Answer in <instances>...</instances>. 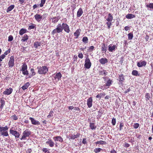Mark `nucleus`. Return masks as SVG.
<instances>
[{"label":"nucleus","mask_w":153,"mask_h":153,"mask_svg":"<svg viewBox=\"0 0 153 153\" xmlns=\"http://www.w3.org/2000/svg\"><path fill=\"white\" fill-rule=\"evenodd\" d=\"M38 73L40 74H45L48 71V68L45 66L37 67Z\"/></svg>","instance_id":"obj_1"},{"label":"nucleus","mask_w":153,"mask_h":153,"mask_svg":"<svg viewBox=\"0 0 153 153\" xmlns=\"http://www.w3.org/2000/svg\"><path fill=\"white\" fill-rule=\"evenodd\" d=\"M62 25L60 24H59L57 25L56 28L52 31V34L54 35L56 33H60L62 32Z\"/></svg>","instance_id":"obj_2"},{"label":"nucleus","mask_w":153,"mask_h":153,"mask_svg":"<svg viewBox=\"0 0 153 153\" xmlns=\"http://www.w3.org/2000/svg\"><path fill=\"white\" fill-rule=\"evenodd\" d=\"M31 131L28 129H26L23 132L22 136L20 138L21 140H25L26 139V137H29L31 134Z\"/></svg>","instance_id":"obj_3"},{"label":"nucleus","mask_w":153,"mask_h":153,"mask_svg":"<svg viewBox=\"0 0 153 153\" xmlns=\"http://www.w3.org/2000/svg\"><path fill=\"white\" fill-rule=\"evenodd\" d=\"M91 63L88 57H86L85 61V67L87 69H89L91 67Z\"/></svg>","instance_id":"obj_4"},{"label":"nucleus","mask_w":153,"mask_h":153,"mask_svg":"<svg viewBox=\"0 0 153 153\" xmlns=\"http://www.w3.org/2000/svg\"><path fill=\"white\" fill-rule=\"evenodd\" d=\"M62 29L66 33H69L70 32V28L68 25L66 23H63L62 24Z\"/></svg>","instance_id":"obj_5"},{"label":"nucleus","mask_w":153,"mask_h":153,"mask_svg":"<svg viewBox=\"0 0 153 153\" xmlns=\"http://www.w3.org/2000/svg\"><path fill=\"white\" fill-rule=\"evenodd\" d=\"M10 132L12 135L14 136L16 138H19L20 135L19 132L15 130L10 129Z\"/></svg>","instance_id":"obj_6"},{"label":"nucleus","mask_w":153,"mask_h":153,"mask_svg":"<svg viewBox=\"0 0 153 153\" xmlns=\"http://www.w3.org/2000/svg\"><path fill=\"white\" fill-rule=\"evenodd\" d=\"M14 57L13 56H11L8 63V65L9 67L12 68L14 66Z\"/></svg>","instance_id":"obj_7"},{"label":"nucleus","mask_w":153,"mask_h":153,"mask_svg":"<svg viewBox=\"0 0 153 153\" xmlns=\"http://www.w3.org/2000/svg\"><path fill=\"white\" fill-rule=\"evenodd\" d=\"M117 47L116 45L110 44L108 46V50L110 52H112L113 51H114L115 49L117 48Z\"/></svg>","instance_id":"obj_8"},{"label":"nucleus","mask_w":153,"mask_h":153,"mask_svg":"<svg viewBox=\"0 0 153 153\" xmlns=\"http://www.w3.org/2000/svg\"><path fill=\"white\" fill-rule=\"evenodd\" d=\"M146 64V62L145 61H141L137 63V66L139 67L145 66Z\"/></svg>","instance_id":"obj_9"},{"label":"nucleus","mask_w":153,"mask_h":153,"mask_svg":"<svg viewBox=\"0 0 153 153\" xmlns=\"http://www.w3.org/2000/svg\"><path fill=\"white\" fill-rule=\"evenodd\" d=\"M29 119L30 120L32 124L34 125H39L40 124V123L39 121L35 120L33 118L30 117Z\"/></svg>","instance_id":"obj_10"},{"label":"nucleus","mask_w":153,"mask_h":153,"mask_svg":"<svg viewBox=\"0 0 153 153\" xmlns=\"http://www.w3.org/2000/svg\"><path fill=\"white\" fill-rule=\"evenodd\" d=\"M13 89L11 88H9L8 89H7L5 91L3 92V94L5 95L10 94L13 91Z\"/></svg>","instance_id":"obj_11"},{"label":"nucleus","mask_w":153,"mask_h":153,"mask_svg":"<svg viewBox=\"0 0 153 153\" xmlns=\"http://www.w3.org/2000/svg\"><path fill=\"white\" fill-rule=\"evenodd\" d=\"M92 98L91 97H90L87 100V105L89 108L92 107Z\"/></svg>","instance_id":"obj_12"},{"label":"nucleus","mask_w":153,"mask_h":153,"mask_svg":"<svg viewBox=\"0 0 153 153\" xmlns=\"http://www.w3.org/2000/svg\"><path fill=\"white\" fill-rule=\"evenodd\" d=\"M34 17L36 20L38 22H39L42 19L41 15L40 14H37L34 16Z\"/></svg>","instance_id":"obj_13"},{"label":"nucleus","mask_w":153,"mask_h":153,"mask_svg":"<svg viewBox=\"0 0 153 153\" xmlns=\"http://www.w3.org/2000/svg\"><path fill=\"white\" fill-rule=\"evenodd\" d=\"M53 139L55 141H59L62 143L63 141V138L60 136H57L53 137Z\"/></svg>","instance_id":"obj_14"},{"label":"nucleus","mask_w":153,"mask_h":153,"mask_svg":"<svg viewBox=\"0 0 153 153\" xmlns=\"http://www.w3.org/2000/svg\"><path fill=\"white\" fill-rule=\"evenodd\" d=\"M99 62L102 65H104L107 63L108 61V59L106 58H102L99 60Z\"/></svg>","instance_id":"obj_15"},{"label":"nucleus","mask_w":153,"mask_h":153,"mask_svg":"<svg viewBox=\"0 0 153 153\" xmlns=\"http://www.w3.org/2000/svg\"><path fill=\"white\" fill-rule=\"evenodd\" d=\"M46 143L48 144L51 147H53L54 145V143L50 138L48 139V140L46 142Z\"/></svg>","instance_id":"obj_16"},{"label":"nucleus","mask_w":153,"mask_h":153,"mask_svg":"<svg viewBox=\"0 0 153 153\" xmlns=\"http://www.w3.org/2000/svg\"><path fill=\"white\" fill-rule=\"evenodd\" d=\"M8 129V128L7 126L5 127H0V132L1 133L2 132H4L6 131H7Z\"/></svg>","instance_id":"obj_17"},{"label":"nucleus","mask_w":153,"mask_h":153,"mask_svg":"<svg viewBox=\"0 0 153 153\" xmlns=\"http://www.w3.org/2000/svg\"><path fill=\"white\" fill-rule=\"evenodd\" d=\"M83 13V11L82 8H79L77 12V17H80L81 16Z\"/></svg>","instance_id":"obj_18"},{"label":"nucleus","mask_w":153,"mask_h":153,"mask_svg":"<svg viewBox=\"0 0 153 153\" xmlns=\"http://www.w3.org/2000/svg\"><path fill=\"white\" fill-rule=\"evenodd\" d=\"M119 82L120 83H122L124 80V76L123 74H121L119 76Z\"/></svg>","instance_id":"obj_19"},{"label":"nucleus","mask_w":153,"mask_h":153,"mask_svg":"<svg viewBox=\"0 0 153 153\" xmlns=\"http://www.w3.org/2000/svg\"><path fill=\"white\" fill-rule=\"evenodd\" d=\"M62 77V74L60 72L57 73L54 77L55 79H57L58 81L60 80Z\"/></svg>","instance_id":"obj_20"},{"label":"nucleus","mask_w":153,"mask_h":153,"mask_svg":"<svg viewBox=\"0 0 153 153\" xmlns=\"http://www.w3.org/2000/svg\"><path fill=\"white\" fill-rule=\"evenodd\" d=\"M99 74L101 75H104L105 76H106L107 74V72H106V71L104 70H99Z\"/></svg>","instance_id":"obj_21"},{"label":"nucleus","mask_w":153,"mask_h":153,"mask_svg":"<svg viewBox=\"0 0 153 153\" xmlns=\"http://www.w3.org/2000/svg\"><path fill=\"white\" fill-rule=\"evenodd\" d=\"M41 45V43L39 42H36L34 43V46L35 48H37L39 47Z\"/></svg>","instance_id":"obj_22"},{"label":"nucleus","mask_w":153,"mask_h":153,"mask_svg":"<svg viewBox=\"0 0 153 153\" xmlns=\"http://www.w3.org/2000/svg\"><path fill=\"white\" fill-rule=\"evenodd\" d=\"M113 19V17L110 13L108 14V18L106 19V20L108 22H111Z\"/></svg>","instance_id":"obj_23"},{"label":"nucleus","mask_w":153,"mask_h":153,"mask_svg":"<svg viewBox=\"0 0 153 153\" xmlns=\"http://www.w3.org/2000/svg\"><path fill=\"white\" fill-rule=\"evenodd\" d=\"M80 31V29H77L76 30V32L74 33V35L75 36H76V38H77L79 35Z\"/></svg>","instance_id":"obj_24"},{"label":"nucleus","mask_w":153,"mask_h":153,"mask_svg":"<svg viewBox=\"0 0 153 153\" xmlns=\"http://www.w3.org/2000/svg\"><path fill=\"white\" fill-rule=\"evenodd\" d=\"M79 134H73L70 136L71 137L70 139L72 140H74L75 138H76L79 137Z\"/></svg>","instance_id":"obj_25"},{"label":"nucleus","mask_w":153,"mask_h":153,"mask_svg":"<svg viewBox=\"0 0 153 153\" xmlns=\"http://www.w3.org/2000/svg\"><path fill=\"white\" fill-rule=\"evenodd\" d=\"M28 38V36L27 34H25L22 37L21 41L23 42L26 41Z\"/></svg>","instance_id":"obj_26"},{"label":"nucleus","mask_w":153,"mask_h":153,"mask_svg":"<svg viewBox=\"0 0 153 153\" xmlns=\"http://www.w3.org/2000/svg\"><path fill=\"white\" fill-rule=\"evenodd\" d=\"M14 5H11L6 10L7 12L8 13L12 10L14 8Z\"/></svg>","instance_id":"obj_27"},{"label":"nucleus","mask_w":153,"mask_h":153,"mask_svg":"<svg viewBox=\"0 0 153 153\" xmlns=\"http://www.w3.org/2000/svg\"><path fill=\"white\" fill-rule=\"evenodd\" d=\"M27 65L25 63H23V65L22 66L21 71L26 70L27 69Z\"/></svg>","instance_id":"obj_28"},{"label":"nucleus","mask_w":153,"mask_h":153,"mask_svg":"<svg viewBox=\"0 0 153 153\" xmlns=\"http://www.w3.org/2000/svg\"><path fill=\"white\" fill-rule=\"evenodd\" d=\"M52 19V22L53 23H56L59 20V19L58 17H55Z\"/></svg>","instance_id":"obj_29"},{"label":"nucleus","mask_w":153,"mask_h":153,"mask_svg":"<svg viewBox=\"0 0 153 153\" xmlns=\"http://www.w3.org/2000/svg\"><path fill=\"white\" fill-rule=\"evenodd\" d=\"M29 85L30 84L29 82H27L22 87V88L24 90L27 89Z\"/></svg>","instance_id":"obj_30"},{"label":"nucleus","mask_w":153,"mask_h":153,"mask_svg":"<svg viewBox=\"0 0 153 153\" xmlns=\"http://www.w3.org/2000/svg\"><path fill=\"white\" fill-rule=\"evenodd\" d=\"M135 16L131 14H128L126 16V18L127 19H131L135 17Z\"/></svg>","instance_id":"obj_31"},{"label":"nucleus","mask_w":153,"mask_h":153,"mask_svg":"<svg viewBox=\"0 0 153 153\" xmlns=\"http://www.w3.org/2000/svg\"><path fill=\"white\" fill-rule=\"evenodd\" d=\"M102 51L104 52V53H105L107 51L106 47L105 46L104 44H103L101 48Z\"/></svg>","instance_id":"obj_32"},{"label":"nucleus","mask_w":153,"mask_h":153,"mask_svg":"<svg viewBox=\"0 0 153 153\" xmlns=\"http://www.w3.org/2000/svg\"><path fill=\"white\" fill-rule=\"evenodd\" d=\"M27 31V30L23 28L22 29L19 31V34L22 35L25 33Z\"/></svg>","instance_id":"obj_33"},{"label":"nucleus","mask_w":153,"mask_h":153,"mask_svg":"<svg viewBox=\"0 0 153 153\" xmlns=\"http://www.w3.org/2000/svg\"><path fill=\"white\" fill-rule=\"evenodd\" d=\"M96 144H106V142L105 141L100 140V141H97L96 142Z\"/></svg>","instance_id":"obj_34"},{"label":"nucleus","mask_w":153,"mask_h":153,"mask_svg":"<svg viewBox=\"0 0 153 153\" xmlns=\"http://www.w3.org/2000/svg\"><path fill=\"white\" fill-rule=\"evenodd\" d=\"M112 81L110 79L108 80L106 82V84L105 85L106 86L109 87L111 84Z\"/></svg>","instance_id":"obj_35"},{"label":"nucleus","mask_w":153,"mask_h":153,"mask_svg":"<svg viewBox=\"0 0 153 153\" xmlns=\"http://www.w3.org/2000/svg\"><path fill=\"white\" fill-rule=\"evenodd\" d=\"M46 0H41V3L39 5L40 7H42L45 3Z\"/></svg>","instance_id":"obj_36"},{"label":"nucleus","mask_w":153,"mask_h":153,"mask_svg":"<svg viewBox=\"0 0 153 153\" xmlns=\"http://www.w3.org/2000/svg\"><path fill=\"white\" fill-rule=\"evenodd\" d=\"M146 5L147 7L153 9V3H150L149 4H146Z\"/></svg>","instance_id":"obj_37"},{"label":"nucleus","mask_w":153,"mask_h":153,"mask_svg":"<svg viewBox=\"0 0 153 153\" xmlns=\"http://www.w3.org/2000/svg\"><path fill=\"white\" fill-rule=\"evenodd\" d=\"M22 71V74L24 75L28 76L29 74V72H28V71H27V69L26 70Z\"/></svg>","instance_id":"obj_38"},{"label":"nucleus","mask_w":153,"mask_h":153,"mask_svg":"<svg viewBox=\"0 0 153 153\" xmlns=\"http://www.w3.org/2000/svg\"><path fill=\"white\" fill-rule=\"evenodd\" d=\"M1 103V106H0V108L1 109H2L4 105L5 104V101L4 100H1L0 101Z\"/></svg>","instance_id":"obj_39"},{"label":"nucleus","mask_w":153,"mask_h":153,"mask_svg":"<svg viewBox=\"0 0 153 153\" xmlns=\"http://www.w3.org/2000/svg\"><path fill=\"white\" fill-rule=\"evenodd\" d=\"M30 71L31 72L32 74L29 76L30 77L31 76H32L36 74V73L34 71V69L33 68H31L30 69Z\"/></svg>","instance_id":"obj_40"},{"label":"nucleus","mask_w":153,"mask_h":153,"mask_svg":"<svg viewBox=\"0 0 153 153\" xmlns=\"http://www.w3.org/2000/svg\"><path fill=\"white\" fill-rule=\"evenodd\" d=\"M88 39L87 37L86 36L84 37L82 39L83 42L85 43H88Z\"/></svg>","instance_id":"obj_41"},{"label":"nucleus","mask_w":153,"mask_h":153,"mask_svg":"<svg viewBox=\"0 0 153 153\" xmlns=\"http://www.w3.org/2000/svg\"><path fill=\"white\" fill-rule=\"evenodd\" d=\"M1 135L5 137L7 136H8V134L7 131L4 132H2L1 133Z\"/></svg>","instance_id":"obj_42"},{"label":"nucleus","mask_w":153,"mask_h":153,"mask_svg":"<svg viewBox=\"0 0 153 153\" xmlns=\"http://www.w3.org/2000/svg\"><path fill=\"white\" fill-rule=\"evenodd\" d=\"M128 39H131L133 37V34L132 33H130L128 34Z\"/></svg>","instance_id":"obj_43"},{"label":"nucleus","mask_w":153,"mask_h":153,"mask_svg":"<svg viewBox=\"0 0 153 153\" xmlns=\"http://www.w3.org/2000/svg\"><path fill=\"white\" fill-rule=\"evenodd\" d=\"M102 150V149L100 148H96L94 150V152L96 153H97Z\"/></svg>","instance_id":"obj_44"},{"label":"nucleus","mask_w":153,"mask_h":153,"mask_svg":"<svg viewBox=\"0 0 153 153\" xmlns=\"http://www.w3.org/2000/svg\"><path fill=\"white\" fill-rule=\"evenodd\" d=\"M132 74L133 75L137 76L138 75V72L136 70H133L132 71Z\"/></svg>","instance_id":"obj_45"},{"label":"nucleus","mask_w":153,"mask_h":153,"mask_svg":"<svg viewBox=\"0 0 153 153\" xmlns=\"http://www.w3.org/2000/svg\"><path fill=\"white\" fill-rule=\"evenodd\" d=\"M48 15L47 13H44L43 15H41L42 19H44L48 16Z\"/></svg>","instance_id":"obj_46"},{"label":"nucleus","mask_w":153,"mask_h":153,"mask_svg":"<svg viewBox=\"0 0 153 153\" xmlns=\"http://www.w3.org/2000/svg\"><path fill=\"white\" fill-rule=\"evenodd\" d=\"M107 25L108 28L109 29L110 28V27L111 25V22H108L106 23Z\"/></svg>","instance_id":"obj_47"},{"label":"nucleus","mask_w":153,"mask_h":153,"mask_svg":"<svg viewBox=\"0 0 153 153\" xmlns=\"http://www.w3.org/2000/svg\"><path fill=\"white\" fill-rule=\"evenodd\" d=\"M150 98V94L149 93H147L146 94V100L147 101L149 100Z\"/></svg>","instance_id":"obj_48"},{"label":"nucleus","mask_w":153,"mask_h":153,"mask_svg":"<svg viewBox=\"0 0 153 153\" xmlns=\"http://www.w3.org/2000/svg\"><path fill=\"white\" fill-rule=\"evenodd\" d=\"M90 127L92 129H95L96 128V126H94V124L93 123H90Z\"/></svg>","instance_id":"obj_49"},{"label":"nucleus","mask_w":153,"mask_h":153,"mask_svg":"<svg viewBox=\"0 0 153 153\" xmlns=\"http://www.w3.org/2000/svg\"><path fill=\"white\" fill-rule=\"evenodd\" d=\"M139 124L138 123H134V128L135 129L137 128L139 126Z\"/></svg>","instance_id":"obj_50"},{"label":"nucleus","mask_w":153,"mask_h":153,"mask_svg":"<svg viewBox=\"0 0 153 153\" xmlns=\"http://www.w3.org/2000/svg\"><path fill=\"white\" fill-rule=\"evenodd\" d=\"M124 125L123 123H121L120 125V128L119 130L120 131H121L122 129V128L123 127Z\"/></svg>","instance_id":"obj_51"},{"label":"nucleus","mask_w":153,"mask_h":153,"mask_svg":"<svg viewBox=\"0 0 153 153\" xmlns=\"http://www.w3.org/2000/svg\"><path fill=\"white\" fill-rule=\"evenodd\" d=\"M112 123L113 125H115L116 124V119L113 118L112 120Z\"/></svg>","instance_id":"obj_52"},{"label":"nucleus","mask_w":153,"mask_h":153,"mask_svg":"<svg viewBox=\"0 0 153 153\" xmlns=\"http://www.w3.org/2000/svg\"><path fill=\"white\" fill-rule=\"evenodd\" d=\"M53 111H51L49 113V114L48 116V117L49 118L51 116H53Z\"/></svg>","instance_id":"obj_53"},{"label":"nucleus","mask_w":153,"mask_h":153,"mask_svg":"<svg viewBox=\"0 0 153 153\" xmlns=\"http://www.w3.org/2000/svg\"><path fill=\"white\" fill-rule=\"evenodd\" d=\"M13 39V37L11 35H10L8 37V41L10 42L12 41Z\"/></svg>","instance_id":"obj_54"},{"label":"nucleus","mask_w":153,"mask_h":153,"mask_svg":"<svg viewBox=\"0 0 153 153\" xmlns=\"http://www.w3.org/2000/svg\"><path fill=\"white\" fill-rule=\"evenodd\" d=\"M94 48V47L93 46H90L89 48V51H92Z\"/></svg>","instance_id":"obj_55"},{"label":"nucleus","mask_w":153,"mask_h":153,"mask_svg":"<svg viewBox=\"0 0 153 153\" xmlns=\"http://www.w3.org/2000/svg\"><path fill=\"white\" fill-rule=\"evenodd\" d=\"M82 143L84 144H85L87 143V140L86 138H84L83 139Z\"/></svg>","instance_id":"obj_56"},{"label":"nucleus","mask_w":153,"mask_h":153,"mask_svg":"<svg viewBox=\"0 0 153 153\" xmlns=\"http://www.w3.org/2000/svg\"><path fill=\"white\" fill-rule=\"evenodd\" d=\"M10 52V50L9 49L6 51L4 53V54L5 55H7L8 54H9Z\"/></svg>","instance_id":"obj_57"},{"label":"nucleus","mask_w":153,"mask_h":153,"mask_svg":"<svg viewBox=\"0 0 153 153\" xmlns=\"http://www.w3.org/2000/svg\"><path fill=\"white\" fill-rule=\"evenodd\" d=\"M78 56L79 58L81 59H82L83 58V55L82 53H79L78 55Z\"/></svg>","instance_id":"obj_58"},{"label":"nucleus","mask_w":153,"mask_h":153,"mask_svg":"<svg viewBox=\"0 0 153 153\" xmlns=\"http://www.w3.org/2000/svg\"><path fill=\"white\" fill-rule=\"evenodd\" d=\"M42 151L45 152H47L48 151V150L46 148H43L42 149Z\"/></svg>","instance_id":"obj_59"},{"label":"nucleus","mask_w":153,"mask_h":153,"mask_svg":"<svg viewBox=\"0 0 153 153\" xmlns=\"http://www.w3.org/2000/svg\"><path fill=\"white\" fill-rule=\"evenodd\" d=\"M12 118L14 120H17L18 119V117L16 115H14L12 116Z\"/></svg>","instance_id":"obj_60"},{"label":"nucleus","mask_w":153,"mask_h":153,"mask_svg":"<svg viewBox=\"0 0 153 153\" xmlns=\"http://www.w3.org/2000/svg\"><path fill=\"white\" fill-rule=\"evenodd\" d=\"M35 26L33 25H31L29 27V29H33L34 28Z\"/></svg>","instance_id":"obj_61"},{"label":"nucleus","mask_w":153,"mask_h":153,"mask_svg":"<svg viewBox=\"0 0 153 153\" xmlns=\"http://www.w3.org/2000/svg\"><path fill=\"white\" fill-rule=\"evenodd\" d=\"M39 4H35L33 6V10L35 9L36 8H37V7H38L39 6Z\"/></svg>","instance_id":"obj_62"},{"label":"nucleus","mask_w":153,"mask_h":153,"mask_svg":"<svg viewBox=\"0 0 153 153\" xmlns=\"http://www.w3.org/2000/svg\"><path fill=\"white\" fill-rule=\"evenodd\" d=\"M124 146L128 148L129 146L130 145L128 143H125Z\"/></svg>","instance_id":"obj_63"},{"label":"nucleus","mask_w":153,"mask_h":153,"mask_svg":"<svg viewBox=\"0 0 153 153\" xmlns=\"http://www.w3.org/2000/svg\"><path fill=\"white\" fill-rule=\"evenodd\" d=\"M111 153H117V152L114 149L111 150L110 152Z\"/></svg>","instance_id":"obj_64"}]
</instances>
